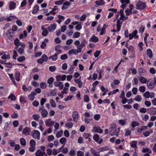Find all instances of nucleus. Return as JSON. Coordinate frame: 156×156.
Segmentation results:
<instances>
[{
	"label": "nucleus",
	"mask_w": 156,
	"mask_h": 156,
	"mask_svg": "<svg viewBox=\"0 0 156 156\" xmlns=\"http://www.w3.org/2000/svg\"><path fill=\"white\" fill-rule=\"evenodd\" d=\"M14 34V32L12 31L11 29L8 30L6 33V35L8 37L11 41H13L15 38Z\"/></svg>",
	"instance_id": "obj_1"
},
{
	"label": "nucleus",
	"mask_w": 156,
	"mask_h": 156,
	"mask_svg": "<svg viewBox=\"0 0 156 156\" xmlns=\"http://www.w3.org/2000/svg\"><path fill=\"white\" fill-rule=\"evenodd\" d=\"M39 112L41 113L43 117H45L48 115V111L44 108V107H39Z\"/></svg>",
	"instance_id": "obj_2"
},
{
	"label": "nucleus",
	"mask_w": 156,
	"mask_h": 156,
	"mask_svg": "<svg viewBox=\"0 0 156 156\" xmlns=\"http://www.w3.org/2000/svg\"><path fill=\"white\" fill-rule=\"evenodd\" d=\"M146 6L144 3L139 1L136 4V9H144L146 7Z\"/></svg>",
	"instance_id": "obj_3"
},
{
	"label": "nucleus",
	"mask_w": 156,
	"mask_h": 156,
	"mask_svg": "<svg viewBox=\"0 0 156 156\" xmlns=\"http://www.w3.org/2000/svg\"><path fill=\"white\" fill-rule=\"evenodd\" d=\"M31 133V135L34 138L37 139L38 140L40 139V133L38 130H34Z\"/></svg>",
	"instance_id": "obj_4"
},
{
	"label": "nucleus",
	"mask_w": 156,
	"mask_h": 156,
	"mask_svg": "<svg viewBox=\"0 0 156 156\" xmlns=\"http://www.w3.org/2000/svg\"><path fill=\"white\" fill-rule=\"evenodd\" d=\"M93 138L94 140L97 143L101 144L103 141V139L101 138L99 140V137L98 135L95 134L93 136Z\"/></svg>",
	"instance_id": "obj_5"
},
{
	"label": "nucleus",
	"mask_w": 156,
	"mask_h": 156,
	"mask_svg": "<svg viewBox=\"0 0 156 156\" xmlns=\"http://www.w3.org/2000/svg\"><path fill=\"white\" fill-rule=\"evenodd\" d=\"M123 10L122 9H121L120 10V11L119 13H120L121 17L117 20H119V21H120V20H123L125 19L126 20L128 19V17L125 16L124 15H123Z\"/></svg>",
	"instance_id": "obj_6"
},
{
	"label": "nucleus",
	"mask_w": 156,
	"mask_h": 156,
	"mask_svg": "<svg viewBox=\"0 0 156 156\" xmlns=\"http://www.w3.org/2000/svg\"><path fill=\"white\" fill-rule=\"evenodd\" d=\"M45 123L46 125L48 127L52 126L55 122L54 121H51V119H50L47 120L45 121Z\"/></svg>",
	"instance_id": "obj_7"
},
{
	"label": "nucleus",
	"mask_w": 156,
	"mask_h": 156,
	"mask_svg": "<svg viewBox=\"0 0 156 156\" xmlns=\"http://www.w3.org/2000/svg\"><path fill=\"white\" fill-rule=\"evenodd\" d=\"M54 84L55 86L59 87V89L60 90L62 89L63 88V84L62 82H55L54 83Z\"/></svg>",
	"instance_id": "obj_8"
},
{
	"label": "nucleus",
	"mask_w": 156,
	"mask_h": 156,
	"mask_svg": "<svg viewBox=\"0 0 156 156\" xmlns=\"http://www.w3.org/2000/svg\"><path fill=\"white\" fill-rule=\"evenodd\" d=\"M56 28V25L55 23H54L51 24L48 27V29L49 32H52L55 30Z\"/></svg>",
	"instance_id": "obj_9"
},
{
	"label": "nucleus",
	"mask_w": 156,
	"mask_h": 156,
	"mask_svg": "<svg viewBox=\"0 0 156 156\" xmlns=\"http://www.w3.org/2000/svg\"><path fill=\"white\" fill-rule=\"evenodd\" d=\"M72 117L74 121L76 122H77L78 119V114L77 112H74L72 115Z\"/></svg>",
	"instance_id": "obj_10"
},
{
	"label": "nucleus",
	"mask_w": 156,
	"mask_h": 156,
	"mask_svg": "<svg viewBox=\"0 0 156 156\" xmlns=\"http://www.w3.org/2000/svg\"><path fill=\"white\" fill-rule=\"evenodd\" d=\"M92 131L101 133L102 132V130L99 127L94 126L93 127Z\"/></svg>",
	"instance_id": "obj_11"
},
{
	"label": "nucleus",
	"mask_w": 156,
	"mask_h": 156,
	"mask_svg": "<svg viewBox=\"0 0 156 156\" xmlns=\"http://www.w3.org/2000/svg\"><path fill=\"white\" fill-rule=\"evenodd\" d=\"M120 1L122 4L120 7L122 8L123 9L122 10H124V8L126 6V5L129 3V0H120Z\"/></svg>",
	"instance_id": "obj_12"
},
{
	"label": "nucleus",
	"mask_w": 156,
	"mask_h": 156,
	"mask_svg": "<svg viewBox=\"0 0 156 156\" xmlns=\"http://www.w3.org/2000/svg\"><path fill=\"white\" fill-rule=\"evenodd\" d=\"M63 3V6L61 8L62 9H67L68 7L70 5V2L67 1Z\"/></svg>",
	"instance_id": "obj_13"
},
{
	"label": "nucleus",
	"mask_w": 156,
	"mask_h": 156,
	"mask_svg": "<svg viewBox=\"0 0 156 156\" xmlns=\"http://www.w3.org/2000/svg\"><path fill=\"white\" fill-rule=\"evenodd\" d=\"M30 130V129L28 127H26L23 129L22 133L26 136L30 134L29 132Z\"/></svg>",
	"instance_id": "obj_14"
},
{
	"label": "nucleus",
	"mask_w": 156,
	"mask_h": 156,
	"mask_svg": "<svg viewBox=\"0 0 156 156\" xmlns=\"http://www.w3.org/2000/svg\"><path fill=\"white\" fill-rule=\"evenodd\" d=\"M37 94V93L35 92H32L30 94H29L28 96V99L31 100L33 101L34 100V96Z\"/></svg>",
	"instance_id": "obj_15"
},
{
	"label": "nucleus",
	"mask_w": 156,
	"mask_h": 156,
	"mask_svg": "<svg viewBox=\"0 0 156 156\" xmlns=\"http://www.w3.org/2000/svg\"><path fill=\"white\" fill-rule=\"evenodd\" d=\"M16 6V3L14 2L11 1L9 2V8L10 10L15 9Z\"/></svg>",
	"instance_id": "obj_16"
},
{
	"label": "nucleus",
	"mask_w": 156,
	"mask_h": 156,
	"mask_svg": "<svg viewBox=\"0 0 156 156\" xmlns=\"http://www.w3.org/2000/svg\"><path fill=\"white\" fill-rule=\"evenodd\" d=\"M122 22L117 20V21L116 27L117 28V31L118 32L120 30L121 25L122 24Z\"/></svg>",
	"instance_id": "obj_17"
},
{
	"label": "nucleus",
	"mask_w": 156,
	"mask_h": 156,
	"mask_svg": "<svg viewBox=\"0 0 156 156\" xmlns=\"http://www.w3.org/2000/svg\"><path fill=\"white\" fill-rule=\"evenodd\" d=\"M147 128V126H142L140 128H138L137 129V132L138 133H141L142 131H144Z\"/></svg>",
	"instance_id": "obj_18"
},
{
	"label": "nucleus",
	"mask_w": 156,
	"mask_h": 156,
	"mask_svg": "<svg viewBox=\"0 0 156 156\" xmlns=\"http://www.w3.org/2000/svg\"><path fill=\"white\" fill-rule=\"evenodd\" d=\"M90 151L94 156H100V154L99 152L96 151L93 148H91Z\"/></svg>",
	"instance_id": "obj_19"
},
{
	"label": "nucleus",
	"mask_w": 156,
	"mask_h": 156,
	"mask_svg": "<svg viewBox=\"0 0 156 156\" xmlns=\"http://www.w3.org/2000/svg\"><path fill=\"white\" fill-rule=\"evenodd\" d=\"M75 82L78 84L79 88H81L82 86L83 83L80 78L77 79H74Z\"/></svg>",
	"instance_id": "obj_20"
},
{
	"label": "nucleus",
	"mask_w": 156,
	"mask_h": 156,
	"mask_svg": "<svg viewBox=\"0 0 156 156\" xmlns=\"http://www.w3.org/2000/svg\"><path fill=\"white\" fill-rule=\"evenodd\" d=\"M41 30H43V31L42 33V36H46L48 34V30H47L46 28H44L42 27Z\"/></svg>",
	"instance_id": "obj_21"
},
{
	"label": "nucleus",
	"mask_w": 156,
	"mask_h": 156,
	"mask_svg": "<svg viewBox=\"0 0 156 156\" xmlns=\"http://www.w3.org/2000/svg\"><path fill=\"white\" fill-rule=\"evenodd\" d=\"M147 54L150 58L152 57V52L151 49H147Z\"/></svg>",
	"instance_id": "obj_22"
},
{
	"label": "nucleus",
	"mask_w": 156,
	"mask_h": 156,
	"mask_svg": "<svg viewBox=\"0 0 156 156\" xmlns=\"http://www.w3.org/2000/svg\"><path fill=\"white\" fill-rule=\"evenodd\" d=\"M89 41H91L93 42H97L99 41V39L97 37L94 35L89 39Z\"/></svg>",
	"instance_id": "obj_23"
},
{
	"label": "nucleus",
	"mask_w": 156,
	"mask_h": 156,
	"mask_svg": "<svg viewBox=\"0 0 156 156\" xmlns=\"http://www.w3.org/2000/svg\"><path fill=\"white\" fill-rule=\"evenodd\" d=\"M95 3L98 6L103 5L105 4V2L103 0H97L95 2Z\"/></svg>",
	"instance_id": "obj_24"
},
{
	"label": "nucleus",
	"mask_w": 156,
	"mask_h": 156,
	"mask_svg": "<svg viewBox=\"0 0 156 156\" xmlns=\"http://www.w3.org/2000/svg\"><path fill=\"white\" fill-rule=\"evenodd\" d=\"M154 84L151 82H149L148 81L147 83V85L148 88L151 89H153L154 87Z\"/></svg>",
	"instance_id": "obj_25"
},
{
	"label": "nucleus",
	"mask_w": 156,
	"mask_h": 156,
	"mask_svg": "<svg viewBox=\"0 0 156 156\" xmlns=\"http://www.w3.org/2000/svg\"><path fill=\"white\" fill-rule=\"evenodd\" d=\"M138 70L139 73L142 74V75L143 73L146 74L147 73V71L145 69L141 67L139 68Z\"/></svg>",
	"instance_id": "obj_26"
},
{
	"label": "nucleus",
	"mask_w": 156,
	"mask_h": 156,
	"mask_svg": "<svg viewBox=\"0 0 156 156\" xmlns=\"http://www.w3.org/2000/svg\"><path fill=\"white\" fill-rule=\"evenodd\" d=\"M39 7L37 5H35L34 7L32 13L33 14H35L36 13L37 11L39 10Z\"/></svg>",
	"instance_id": "obj_27"
},
{
	"label": "nucleus",
	"mask_w": 156,
	"mask_h": 156,
	"mask_svg": "<svg viewBox=\"0 0 156 156\" xmlns=\"http://www.w3.org/2000/svg\"><path fill=\"white\" fill-rule=\"evenodd\" d=\"M137 143V141H131L130 143L131 147L133 148L136 147Z\"/></svg>",
	"instance_id": "obj_28"
},
{
	"label": "nucleus",
	"mask_w": 156,
	"mask_h": 156,
	"mask_svg": "<svg viewBox=\"0 0 156 156\" xmlns=\"http://www.w3.org/2000/svg\"><path fill=\"white\" fill-rule=\"evenodd\" d=\"M20 74L19 72H16L15 74V79L17 81H19L20 80Z\"/></svg>",
	"instance_id": "obj_29"
},
{
	"label": "nucleus",
	"mask_w": 156,
	"mask_h": 156,
	"mask_svg": "<svg viewBox=\"0 0 156 156\" xmlns=\"http://www.w3.org/2000/svg\"><path fill=\"white\" fill-rule=\"evenodd\" d=\"M139 81L142 83H146L147 82V80L143 76H141L139 79Z\"/></svg>",
	"instance_id": "obj_30"
},
{
	"label": "nucleus",
	"mask_w": 156,
	"mask_h": 156,
	"mask_svg": "<svg viewBox=\"0 0 156 156\" xmlns=\"http://www.w3.org/2000/svg\"><path fill=\"white\" fill-rule=\"evenodd\" d=\"M22 89L24 91H30L31 90L30 87H27L25 85H23V86Z\"/></svg>",
	"instance_id": "obj_31"
},
{
	"label": "nucleus",
	"mask_w": 156,
	"mask_h": 156,
	"mask_svg": "<svg viewBox=\"0 0 156 156\" xmlns=\"http://www.w3.org/2000/svg\"><path fill=\"white\" fill-rule=\"evenodd\" d=\"M63 134V130H61L59 131H58L57 132L56 134V136L57 138H59L61 137Z\"/></svg>",
	"instance_id": "obj_32"
},
{
	"label": "nucleus",
	"mask_w": 156,
	"mask_h": 156,
	"mask_svg": "<svg viewBox=\"0 0 156 156\" xmlns=\"http://www.w3.org/2000/svg\"><path fill=\"white\" fill-rule=\"evenodd\" d=\"M143 153L148 152L149 153H151V151L148 148H143L142 150Z\"/></svg>",
	"instance_id": "obj_33"
},
{
	"label": "nucleus",
	"mask_w": 156,
	"mask_h": 156,
	"mask_svg": "<svg viewBox=\"0 0 156 156\" xmlns=\"http://www.w3.org/2000/svg\"><path fill=\"white\" fill-rule=\"evenodd\" d=\"M41 58L42 59V60L44 62H47L48 60V57L45 54L43 55H42Z\"/></svg>",
	"instance_id": "obj_34"
},
{
	"label": "nucleus",
	"mask_w": 156,
	"mask_h": 156,
	"mask_svg": "<svg viewBox=\"0 0 156 156\" xmlns=\"http://www.w3.org/2000/svg\"><path fill=\"white\" fill-rule=\"evenodd\" d=\"M139 123L138 122L133 121L131 124V126L133 128H134L136 126H139Z\"/></svg>",
	"instance_id": "obj_35"
},
{
	"label": "nucleus",
	"mask_w": 156,
	"mask_h": 156,
	"mask_svg": "<svg viewBox=\"0 0 156 156\" xmlns=\"http://www.w3.org/2000/svg\"><path fill=\"white\" fill-rule=\"evenodd\" d=\"M44 124V122L42 120H40L39 125H40L39 129L43 131L44 130V128L43 127V125Z\"/></svg>",
	"instance_id": "obj_36"
},
{
	"label": "nucleus",
	"mask_w": 156,
	"mask_h": 156,
	"mask_svg": "<svg viewBox=\"0 0 156 156\" xmlns=\"http://www.w3.org/2000/svg\"><path fill=\"white\" fill-rule=\"evenodd\" d=\"M59 142L61 144L64 145L66 142V139L65 137H62L60 139Z\"/></svg>",
	"instance_id": "obj_37"
},
{
	"label": "nucleus",
	"mask_w": 156,
	"mask_h": 156,
	"mask_svg": "<svg viewBox=\"0 0 156 156\" xmlns=\"http://www.w3.org/2000/svg\"><path fill=\"white\" fill-rule=\"evenodd\" d=\"M111 130L110 132H112L113 130H115L116 129V125L115 123H112L110 125Z\"/></svg>",
	"instance_id": "obj_38"
},
{
	"label": "nucleus",
	"mask_w": 156,
	"mask_h": 156,
	"mask_svg": "<svg viewBox=\"0 0 156 156\" xmlns=\"http://www.w3.org/2000/svg\"><path fill=\"white\" fill-rule=\"evenodd\" d=\"M59 53H55L54 55L51 56V57H52V61H55L57 60L58 58V55Z\"/></svg>",
	"instance_id": "obj_39"
},
{
	"label": "nucleus",
	"mask_w": 156,
	"mask_h": 156,
	"mask_svg": "<svg viewBox=\"0 0 156 156\" xmlns=\"http://www.w3.org/2000/svg\"><path fill=\"white\" fill-rule=\"evenodd\" d=\"M20 143L23 146H25L26 145V140L23 138H21L20 139Z\"/></svg>",
	"instance_id": "obj_40"
},
{
	"label": "nucleus",
	"mask_w": 156,
	"mask_h": 156,
	"mask_svg": "<svg viewBox=\"0 0 156 156\" xmlns=\"http://www.w3.org/2000/svg\"><path fill=\"white\" fill-rule=\"evenodd\" d=\"M41 88L42 89L45 88L47 87V85L46 83L41 82L40 84Z\"/></svg>",
	"instance_id": "obj_41"
},
{
	"label": "nucleus",
	"mask_w": 156,
	"mask_h": 156,
	"mask_svg": "<svg viewBox=\"0 0 156 156\" xmlns=\"http://www.w3.org/2000/svg\"><path fill=\"white\" fill-rule=\"evenodd\" d=\"M113 131H114L113 132H111L112 133H110V135L113 136L114 135H116V136H118V133L119 132L118 131H117L116 129L115 130H113Z\"/></svg>",
	"instance_id": "obj_42"
},
{
	"label": "nucleus",
	"mask_w": 156,
	"mask_h": 156,
	"mask_svg": "<svg viewBox=\"0 0 156 156\" xmlns=\"http://www.w3.org/2000/svg\"><path fill=\"white\" fill-rule=\"evenodd\" d=\"M137 33V30H135L134 31H133L131 34H132L134 36V37L135 38H137L139 37L138 35H136Z\"/></svg>",
	"instance_id": "obj_43"
},
{
	"label": "nucleus",
	"mask_w": 156,
	"mask_h": 156,
	"mask_svg": "<svg viewBox=\"0 0 156 156\" xmlns=\"http://www.w3.org/2000/svg\"><path fill=\"white\" fill-rule=\"evenodd\" d=\"M134 100L136 101L140 102L141 100V97L140 95H137L134 98Z\"/></svg>",
	"instance_id": "obj_44"
},
{
	"label": "nucleus",
	"mask_w": 156,
	"mask_h": 156,
	"mask_svg": "<svg viewBox=\"0 0 156 156\" xmlns=\"http://www.w3.org/2000/svg\"><path fill=\"white\" fill-rule=\"evenodd\" d=\"M50 103L51 106L53 107H55L56 105L55 101L52 99H51L50 100Z\"/></svg>",
	"instance_id": "obj_45"
},
{
	"label": "nucleus",
	"mask_w": 156,
	"mask_h": 156,
	"mask_svg": "<svg viewBox=\"0 0 156 156\" xmlns=\"http://www.w3.org/2000/svg\"><path fill=\"white\" fill-rule=\"evenodd\" d=\"M1 58L3 59H6L10 58V55L9 54L4 55L1 57Z\"/></svg>",
	"instance_id": "obj_46"
},
{
	"label": "nucleus",
	"mask_w": 156,
	"mask_h": 156,
	"mask_svg": "<svg viewBox=\"0 0 156 156\" xmlns=\"http://www.w3.org/2000/svg\"><path fill=\"white\" fill-rule=\"evenodd\" d=\"M32 117L34 119L37 121L39 120L40 116L38 115L34 114L32 116Z\"/></svg>",
	"instance_id": "obj_47"
},
{
	"label": "nucleus",
	"mask_w": 156,
	"mask_h": 156,
	"mask_svg": "<svg viewBox=\"0 0 156 156\" xmlns=\"http://www.w3.org/2000/svg\"><path fill=\"white\" fill-rule=\"evenodd\" d=\"M14 44L15 45H17V46H20L21 44V43L20 42L19 39L17 38L15 39L14 42Z\"/></svg>",
	"instance_id": "obj_48"
},
{
	"label": "nucleus",
	"mask_w": 156,
	"mask_h": 156,
	"mask_svg": "<svg viewBox=\"0 0 156 156\" xmlns=\"http://www.w3.org/2000/svg\"><path fill=\"white\" fill-rule=\"evenodd\" d=\"M8 99H11V101L15 100L16 98L15 95L13 94H11L8 98Z\"/></svg>",
	"instance_id": "obj_49"
},
{
	"label": "nucleus",
	"mask_w": 156,
	"mask_h": 156,
	"mask_svg": "<svg viewBox=\"0 0 156 156\" xmlns=\"http://www.w3.org/2000/svg\"><path fill=\"white\" fill-rule=\"evenodd\" d=\"M150 110L152 114L154 115L156 114V108L152 107L150 108Z\"/></svg>",
	"instance_id": "obj_50"
},
{
	"label": "nucleus",
	"mask_w": 156,
	"mask_h": 156,
	"mask_svg": "<svg viewBox=\"0 0 156 156\" xmlns=\"http://www.w3.org/2000/svg\"><path fill=\"white\" fill-rule=\"evenodd\" d=\"M54 80V79L53 77H51L47 80V83L48 84L52 83Z\"/></svg>",
	"instance_id": "obj_51"
},
{
	"label": "nucleus",
	"mask_w": 156,
	"mask_h": 156,
	"mask_svg": "<svg viewBox=\"0 0 156 156\" xmlns=\"http://www.w3.org/2000/svg\"><path fill=\"white\" fill-rule=\"evenodd\" d=\"M25 59V57L23 56L19 57L17 59V61L19 62H22Z\"/></svg>",
	"instance_id": "obj_52"
},
{
	"label": "nucleus",
	"mask_w": 156,
	"mask_h": 156,
	"mask_svg": "<svg viewBox=\"0 0 156 156\" xmlns=\"http://www.w3.org/2000/svg\"><path fill=\"white\" fill-rule=\"evenodd\" d=\"M46 99L45 98H42L41 100V107H44V103L46 102Z\"/></svg>",
	"instance_id": "obj_53"
},
{
	"label": "nucleus",
	"mask_w": 156,
	"mask_h": 156,
	"mask_svg": "<svg viewBox=\"0 0 156 156\" xmlns=\"http://www.w3.org/2000/svg\"><path fill=\"white\" fill-rule=\"evenodd\" d=\"M145 87L144 86H141L139 88V90L140 92L144 93L145 91Z\"/></svg>",
	"instance_id": "obj_54"
},
{
	"label": "nucleus",
	"mask_w": 156,
	"mask_h": 156,
	"mask_svg": "<svg viewBox=\"0 0 156 156\" xmlns=\"http://www.w3.org/2000/svg\"><path fill=\"white\" fill-rule=\"evenodd\" d=\"M56 89L51 90L50 93L52 96H56Z\"/></svg>",
	"instance_id": "obj_55"
},
{
	"label": "nucleus",
	"mask_w": 156,
	"mask_h": 156,
	"mask_svg": "<svg viewBox=\"0 0 156 156\" xmlns=\"http://www.w3.org/2000/svg\"><path fill=\"white\" fill-rule=\"evenodd\" d=\"M54 139V137L53 135L49 136L48 137V142H50L53 140Z\"/></svg>",
	"instance_id": "obj_56"
},
{
	"label": "nucleus",
	"mask_w": 156,
	"mask_h": 156,
	"mask_svg": "<svg viewBox=\"0 0 156 156\" xmlns=\"http://www.w3.org/2000/svg\"><path fill=\"white\" fill-rule=\"evenodd\" d=\"M80 34V33L76 32L74 33L73 35V37L75 38H78L79 37Z\"/></svg>",
	"instance_id": "obj_57"
},
{
	"label": "nucleus",
	"mask_w": 156,
	"mask_h": 156,
	"mask_svg": "<svg viewBox=\"0 0 156 156\" xmlns=\"http://www.w3.org/2000/svg\"><path fill=\"white\" fill-rule=\"evenodd\" d=\"M87 43V42L86 41V40L84 39L82 40L80 44L83 47L85 46L86 44Z\"/></svg>",
	"instance_id": "obj_58"
},
{
	"label": "nucleus",
	"mask_w": 156,
	"mask_h": 156,
	"mask_svg": "<svg viewBox=\"0 0 156 156\" xmlns=\"http://www.w3.org/2000/svg\"><path fill=\"white\" fill-rule=\"evenodd\" d=\"M18 52L21 55H22L24 53V50L23 48L21 47L18 49Z\"/></svg>",
	"instance_id": "obj_59"
},
{
	"label": "nucleus",
	"mask_w": 156,
	"mask_h": 156,
	"mask_svg": "<svg viewBox=\"0 0 156 156\" xmlns=\"http://www.w3.org/2000/svg\"><path fill=\"white\" fill-rule=\"evenodd\" d=\"M9 143L10 146L12 147H14L15 145V142L14 140H10L9 141Z\"/></svg>",
	"instance_id": "obj_60"
},
{
	"label": "nucleus",
	"mask_w": 156,
	"mask_h": 156,
	"mask_svg": "<svg viewBox=\"0 0 156 156\" xmlns=\"http://www.w3.org/2000/svg\"><path fill=\"white\" fill-rule=\"evenodd\" d=\"M82 27V25H81V23H79L75 27V28L76 30H79L81 29Z\"/></svg>",
	"instance_id": "obj_61"
},
{
	"label": "nucleus",
	"mask_w": 156,
	"mask_h": 156,
	"mask_svg": "<svg viewBox=\"0 0 156 156\" xmlns=\"http://www.w3.org/2000/svg\"><path fill=\"white\" fill-rule=\"evenodd\" d=\"M84 154L83 152L80 151H78L77 153V156H83Z\"/></svg>",
	"instance_id": "obj_62"
},
{
	"label": "nucleus",
	"mask_w": 156,
	"mask_h": 156,
	"mask_svg": "<svg viewBox=\"0 0 156 156\" xmlns=\"http://www.w3.org/2000/svg\"><path fill=\"white\" fill-rule=\"evenodd\" d=\"M150 92L148 91H146L144 94V96L147 98L150 97Z\"/></svg>",
	"instance_id": "obj_63"
},
{
	"label": "nucleus",
	"mask_w": 156,
	"mask_h": 156,
	"mask_svg": "<svg viewBox=\"0 0 156 156\" xmlns=\"http://www.w3.org/2000/svg\"><path fill=\"white\" fill-rule=\"evenodd\" d=\"M42 152L40 150H38L35 153V155L36 156H42L41 154Z\"/></svg>",
	"instance_id": "obj_64"
}]
</instances>
